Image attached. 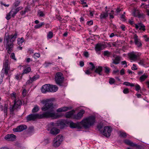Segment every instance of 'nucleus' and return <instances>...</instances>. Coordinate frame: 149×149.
<instances>
[{
  "label": "nucleus",
  "instance_id": "1",
  "mask_svg": "<svg viewBox=\"0 0 149 149\" xmlns=\"http://www.w3.org/2000/svg\"><path fill=\"white\" fill-rule=\"evenodd\" d=\"M45 105L41 108L42 111H46L41 114H31L27 117L28 121L34 120L36 119L48 118H51L55 119L58 117V116L54 112V109L57 107L54 105L50 100H47L43 102Z\"/></svg>",
  "mask_w": 149,
  "mask_h": 149
},
{
  "label": "nucleus",
  "instance_id": "2",
  "mask_svg": "<svg viewBox=\"0 0 149 149\" xmlns=\"http://www.w3.org/2000/svg\"><path fill=\"white\" fill-rule=\"evenodd\" d=\"M17 36V33H15L14 35L9 36L6 34L5 37L4 42L6 44V48L8 52L10 54L13 46V42L15 40Z\"/></svg>",
  "mask_w": 149,
  "mask_h": 149
},
{
  "label": "nucleus",
  "instance_id": "3",
  "mask_svg": "<svg viewBox=\"0 0 149 149\" xmlns=\"http://www.w3.org/2000/svg\"><path fill=\"white\" fill-rule=\"evenodd\" d=\"M95 119L94 116H89L82 120L81 124L85 128H88L93 125L95 122Z\"/></svg>",
  "mask_w": 149,
  "mask_h": 149
},
{
  "label": "nucleus",
  "instance_id": "4",
  "mask_svg": "<svg viewBox=\"0 0 149 149\" xmlns=\"http://www.w3.org/2000/svg\"><path fill=\"white\" fill-rule=\"evenodd\" d=\"M64 78L63 74L61 72H58L56 73L55 76V80L56 83L61 86H63V82Z\"/></svg>",
  "mask_w": 149,
  "mask_h": 149
},
{
  "label": "nucleus",
  "instance_id": "5",
  "mask_svg": "<svg viewBox=\"0 0 149 149\" xmlns=\"http://www.w3.org/2000/svg\"><path fill=\"white\" fill-rule=\"evenodd\" d=\"M23 8V7L22 6L17 7L15 8H13L9 13L6 15V19L8 20H9L11 18V16L13 17H14L17 13Z\"/></svg>",
  "mask_w": 149,
  "mask_h": 149
},
{
  "label": "nucleus",
  "instance_id": "6",
  "mask_svg": "<svg viewBox=\"0 0 149 149\" xmlns=\"http://www.w3.org/2000/svg\"><path fill=\"white\" fill-rule=\"evenodd\" d=\"M10 69V67L8 63V60L7 59L3 63V68L1 70L2 73L1 74V76H3L4 73L6 75H8Z\"/></svg>",
  "mask_w": 149,
  "mask_h": 149
},
{
  "label": "nucleus",
  "instance_id": "7",
  "mask_svg": "<svg viewBox=\"0 0 149 149\" xmlns=\"http://www.w3.org/2000/svg\"><path fill=\"white\" fill-rule=\"evenodd\" d=\"M63 137L61 135H59L54 138L53 141V146L55 147H58L63 141Z\"/></svg>",
  "mask_w": 149,
  "mask_h": 149
},
{
  "label": "nucleus",
  "instance_id": "8",
  "mask_svg": "<svg viewBox=\"0 0 149 149\" xmlns=\"http://www.w3.org/2000/svg\"><path fill=\"white\" fill-rule=\"evenodd\" d=\"M22 104V102L20 100L16 99L14 100L13 105L10 108L11 112H13L15 110L19 108Z\"/></svg>",
  "mask_w": 149,
  "mask_h": 149
},
{
  "label": "nucleus",
  "instance_id": "9",
  "mask_svg": "<svg viewBox=\"0 0 149 149\" xmlns=\"http://www.w3.org/2000/svg\"><path fill=\"white\" fill-rule=\"evenodd\" d=\"M112 131V129L109 126H105L103 132V134L106 137L110 136Z\"/></svg>",
  "mask_w": 149,
  "mask_h": 149
},
{
  "label": "nucleus",
  "instance_id": "10",
  "mask_svg": "<svg viewBox=\"0 0 149 149\" xmlns=\"http://www.w3.org/2000/svg\"><path fill=\"white\" fill-rule=\"evenodd\" d=\"M50 124L53 126H57L61 129L63 128L66 125L63 122L61 121H58L56 123L51 122Z\"/></svg>",
  "mask_w": 149,
  "mask_h": 149
},
{
  "label": "nucleus",
  "instance_id": "11",
  "mask_svg": "<svg viewBox=\"0 0 149 149\" xmlns=\"http://www.w3.org/2000/svg\"><path fill=\"white\" fill-rule=\"evenodd\" d=\"M85 111L83 109L81 110L77 114H74L73 115V118L77 120H79L83 116L85 113Z\"/></svg>",
  "mask_w": 149,
  "mask_h": 149
},
{
  "label": "nucleus",
  "instance_id": "12",
  "mask_svg": "<svg viewBox=\"0 0 149 149\" xmlns=\"http://www.w3.org/2000/svg\"><path fill=\"white\" fill-rule=\"evenodd\" d=\"M49 125L51 127L50 131V133L51 134L53 135H56L60 132V130L55 127L57 126H53L52 125H50V123Z\"/></svg>",
  "mask_w": 149,
  "mask_h": 149
},
{
  "label": "nucleus",
  "instance_id": "13",
  "mask_svg": "<svg viewBox=\"0 0 149 149\" xmlns=\"http://www.w3.org/2000/svg\"><path fill=\"white\" fill-rule=\"evenodd\" d=\"M134 39L135 44L138 47H141L142 46V44L140 40L138 38V36L136 34L134 35Z\"/></svg>",
  "mask_w": 149,
  "mask_h": 149
},
{
  "label": "nucleus",
  "instance_id": "14",
  "mask_svg": "<svg viewBox=\"0 0 149 149\" xmlns=\"http://www.w3.org/2000/svg\"><path fill=\"white\" fill-rule=\"evenodd\" d=\"M27 128V126L25 125H20L16 128H14L13 130L14 132H20Z\"/></svg>",
  "mask_w": 149,
  "mask_h": 149
},
{
  "label": "nucleus",
  "instance_id": "15",
  "mask_svg": "<svg viewBox=\"0 0 149 149\" xmlns=\"http://www.w3.org/2000/svg\"><path fill=\"white\" fill-rule=\"evenodd\" d=\"M16 137L15 135L11 134H7L5 136L4 138L8 141H13L15 140Z\"/></svg>",
  "mask_w": 149,
  "mask_h": 149
},
{
  "label": "nucleus",
  "instance_id": "16",
  "mask_svg": "<svg viewBox=\"0 0 149 149\" xmlns=\"http://www.w3.org/2000/svg\"><path fill=\"white\" fill-rule=\"evenodd\" d=\"M105 47V45L102 43H98L97 44L95 47V49L96 52H98L102 50Z\"/></svg>",
  "mask_w": 149,
  "mask_h": 149
},
{
  "label": "nucleus",
  "instance_id": "17",
  "mask_svg": "<svg viewBox=\"0 0 149 149\" xmlns=\"http://www.w3.org/2000/svg\"><path fill=\"white\" fill-rule=\"evenodd\" d=\"M49 84H45L43 85L41 88L42 92L43 93L49 92Z\"/></svg>",
  "mask_w": 149,
  "mask_h": 149
},
{
  "label": "nucleus",
  "instance_id": "18",
  "mask_svg": "<svg viewBox=\"0 0 149 149\" xmlns=\"http://www.w3.org/2000/svg\"><path fill=\"white\" fill-rule=\"evenodd\" d=\"M128 55L131 60L133 61H135L137 59V55L134 52L129 53Z\"/></svg>",
  "mask_w": 149,
  "mask_h": 149
},
{
  "label": "nucleus",
  "instance_id": "19",
  "mask_svg": "<svg viewBox=\"0 0 149 149\" xmlns=\"http://www.w3.org/2000/svg\"><path fill=\"white\" fill-rule=\"evenodd\" d=\"M108 16V11L106 10L105 12H103L100 15V17L102 19H106Z\"/></svg>",
  "mask_w": 149,
  "mask_h": 149
},
{
  "label": "nucleus",
  "instance_id": "20",
  "mask_svg": "<svg viewBox=\"0 0 149 149\" xmlns=\"http://www.w3.org/2000/svg\"><path fill=\"white\" fill-rule=\"evenodd\" d=\"M71 109L72 107H64L57 109L56 110V111L58 112H65Z\"/></svg>",
  "mask_w": 149,
  "mask_h": 149
},
{
  "label": "nucleus",
  "instance_id": "21",
  "mask_svg": "<svg viewBox=\"0 0 149 149\" xmlns=\"http://www.w3.org/2000/svg\"><path fill=\"white\" fill-rule=\"evenodd\" d=\"M113 57L114 58L112 59L113 63L115 64H119L120 60V57L117 56H113Z\"/></svg>",
  "mask_w": 149,
  "mask_h": 149
},
{
  "label": "nucleus",
  "instance_id": "22",
  "mask_svg": "<svg viewBox=\"0 0 149 149\" xmlns=\"http://www.w3.org/2000/svg\"><path fill=\"white\" fill-rule=\"evenodd\" d=\"M49 92H54L58 90V88L56 85L49 84Z\"/></svg>",
  "mask_w": 149,
  "mask_h": 149
},
{
  "label": "nucleus",
  "instance_id": "23",
  "mask_svg": "<svg viewBox=\"0 0 149 149\" xmlns=\"http://www.w3.org/2000/svg\"><path fill=\"white\" fill-rule=\"evenodd\" d=\"M70 127L72 128H77L78 129H80L81 128L79 124L74 123L73 122L70 123Z\"/></svg>",
  "mask_w": 149,
  "mask_h": 149
},
{
  "label": "nucleus",
  "instance_id": "24",
  "mask_svg": "<svg viewBox=\"0 0 149 149\" xmlns=\"http://www.w3.org/2000/svg\"><path fill=\"white\" fill-rule=\"evenodd\" d=\"M132 14L135 17H138L139 18L141 17L142 15L140 13L139 10L135 9L133 12Z\"/></svg>",
  "mask_w": 149,
  "mask_h": 149
},
{
  "label": "nucleus",
  "instance_id": "25",
  "mask_svg": "<svg viewBox=\"0 0 149 149\" xmlns=\"http://www.w3.org/2000/svg\"><path fill=\"white\" fill-rule=\"evenodd\" d=\"M102 67L98 66L96 67L95 70V72L99 74L100 75H101L102 74L101 72L102 71Z\"/></svg>",
  "mask_w": 149,
  "mask_h": 149
},
{
  "label": "nucleus",
  "instance_id": "26",
  "mask_svg": "<svg viewBox=\"0 0 149 149\" xmlns=\"http://www.w3.org/2000/svg\"><path fill=\"white\" fill-rule=\"evenodd\" d=\"M124 142L127 145L132 146H136V144H134L130 140L128 139H126L124 141Z\"/></svg>",
  "mask_w": 149,
  "mask_h": 149
},
{
  "label": "nucleus",
  "instance_id": "27",
  "mask_svg": "<svg viewBox=\"0 0 149 149\" xmlns=\"http://www.w3.org/2000/svg\"><path fill=\"white\" fill-rule=\"evenodd\" d=\"M73 112L72 111H70L67 112L65 114V117L67 118H73Z\"/></svg>",
  "mask_w": 149,
  "mask_h": 149
},
{
  "label": "nucleus",
  "instance_id": "28",
  "mask_svg": "<svg viewBox=\"0 0 149 149\" xmlns=\"http://www.w3.org/2000/svg\"><path fill=\"white\" fill-rule=\"evenodd\" d=\"M53 33L51 31H50L47 34V39L48 40L51 39L53 37Z\"/></svg>",
  "mask_w": 149,
  "mask_h": 149
},
{
  "label": "nucleus",
  "instance_id": "29",
  "mask_svg": "<svg viewBox=\"0 0 149 149\" xmlns=\"http://www.w3.org/2000/svg\"><path fill=\"white\" fill-rule=\"evenodd\" d=\"M17 41L18 44L19 45H22V43L24 42V39L23 38H18Z\"/></svg>",
  "mask_w": 149,
  "mask_h": 149
},
{
  "label": "nucleus",
  "instance_id": "30",
  "mask_svg": "<svg viewBox=\"0 0 149 149\" xmlns=\"http://www.w3.org/2000/svg\"><path fill=\"white\" fill-rule=\"evenodd\" d=\"M148 77L147 75H145L144 74L140 77V79L141 82L144 81Z\"/></svg>",
  "mask_w": 149,
  "mask_h": 149
},
{
  "label": "nucleus",
  "instance_id": "31",
  "mask_svg": "<svg viewBox=\"0 0 149 149\" xmlns=\"http://www.w3.org/2000/svg\"><path fill=\"white\" fill-rule=\"evenodd\" d=\"M31 71V68L29 67H28L24 70L22 74H27Z\"/></svg>",
  "mask_w": 149,
  "mask_h": 149
},
{
  "label": "nucleus",
  "instance_id": "32",
  "mask_svg": "<svg viewBox=\"0 0 149 149\" xmlns=\"http://www.w3.org/2000/svg\"><path fill=\"white\" fill-rule=\"evenodd\" d=\"M39 76L38 75H37L34 76L32 78L30 77V79L31 81H33L38 79L39 78Z\"/></svg>",
  "mask_w": 149,
  "mask_h": 149
},
{
  "label": "nucleus",
  "instance_id": "33",
  "mask_svg": "<svg viewBox=\"0 0 149 149\" xmlns=\"http://www.w3.org/2000/svg\"><path fill=\"white\" fill-rule=\"evenodd\" d=\"M139 29L140 30H143V31L145 30V26L141 23H139Z\"/></svg>",
  "mask_w": 149,
  "mask_h": 149
},
{
  "label": "nucleus",
  "instance_id": "34",
  "mask_svg": "<svg viewBox=\"0 0 149 149\" xmlns=\"http://www.w3.org/2000/svg\"><path fill=\"white\" fill-rule=\"evenodd\" d=\"M20 3L21 1L19 0L16 1L13 3V5L15 7H16L20 5Z\"/></svg>",
  "mask_w": 149,
  "mask_h": 149
},
{
  "label": "nucleus",
  "instance_id": "35",
  "mask_svg": "<svg viewBox=\"0 0 149 149\" xmlns=\"http://www.w3.org/2000/svg\"><path fill=\"white\" fill-rule=\"evenodd\" d=\"M39 108L38 107L37 105H35L32 110L33 113H35L38 111Z\"/></svg>",
  "mask_w": 149,
  "mask_h": 149
},
{
  "label": "nucleus",
  "instance_id": "36",
  "mask_svg": "<svg viewBox=\"0 0 149 149\" xmlns=\"http://www.w3.org/2000/svg\"><path fill=\"white\" fill-rule=\"evenodd\" d=\"M44 23L43 22H41L40 23L36 25L34 28L36 29H38L42 26L44 24Z\"/></svg>",
  "mask_w": 149,
  "mask_h": 149
},
{
  "label": "nucleus",
  "instance_id": "37",
  "mask_svg": "<svg viewBox=\"0 0 149 149\" xmlns=\"http://www.w3.org/2000/svg\"><path fill=\"white\" fill-rule=\"evenodd\" d=\"M94 13V10H90L88 13V14L90 17H93V15Z\"/></svg>",
  "mask_w": 149,
  "mask_h": 149
},
{
  "label": "nucleus",
  "instance_id": "38",
  "mask_svg": "<svg viewBox=\"0 0 149 149\" xmlns=\"http://www.w3.org/2000/svg\"><path fill=\"white\" fill-rule=\"evenodd\" d=\"M15 78L18 80H19L22 78V76H20L19 74H17L15 75Z\"/></svg>",
  "mask_w": 149,
  "mask_h": 149
},
{
  "label": "nucleus",
  "instance_id": "39",
  "mask_svg": "<svg viewBox=\"0 0 149 149\" xmlns=\"http://www.w3.org/2000/svg\"><path fill=\"white\" fill-rule=\"evenodd\" d=\"M89 64L90 65H91V66H90V68L89 69L91 71L93 70L95 68V66L94 65L93 63L92 62L90 63Z\"/></svg>",
  "mask_w": 149,
  "mask_h": 149
},
{
  "label": "nucleus",
  "instance_id": "40",
  "mask_svg": "<svg viewBox=\"0 0 149 149\" xmlns=\"http://www.w3.org/2000/svg\"><path fill=\"white\" fill-rule=\"evenodd\" d=\"M11 96L12 99L14 100H16V93H13L11 94Z\"/></svg>",
  "mask_w": 149,
  "mask_h": 149
},
{
  "label": "nucleus",
  "instance_id": "41",
  "mask_svg": "<svg viewBox=\"0 0 149 149\" xmlns=\"http://www.w3.org/2000/svg\"><path fill=\"white\" fill-rule=\"evenodd\" d=\"M38 14L39 16L40 17H43L45 15V14L42 11L39 10L38 12Z\"/></svg>",
  "mask_w": 149,
  "mask_h": 149
},
{
  "label": "nucleus",
  "instance_id": "42",
  "mask_svg": "<svg viewBox=\"0 0 149 149\" xmlns=\"http://www.w3.org/2000/svg\"><path fill=\"white\" fill-rule=\"evenodd\" d=\"M115 79L112 78H110L109 83L110 84H112L115 82Z\"/></svg>",
  "mask_w": 149,
  "mask_h": 149
},
{
  "label": "nucleus",
  "instance_id": "43",
  "mask_svg": "<svg viewBox=\"0 0 149 149\" xmlns=\"http://www.w3.org/2000/svg\"><path fill=\"white\" fill-rule=\"evenodd\" d=\"M40 56V54L39 53H35L34 54V57L35 58H39Z\"/></svg>",
  "mask_w": 149,
  "mask_h": 149
},
{
  "label": "nucleus",
  "instance_id": "44",
  "mask_svg": "<svg viewBox=\"0 0 149 149\" xmlns=\"http://www.w3.org/2000/svg\"><path fill=\"white\" fill-rule=\"evenodd\" d=\"M135 86L136 91H138L141 89V87L139 84H136Z\"/></svg>",
  "mask_w": 149,
  "mask_h": 149
},
{
  "label": "nucleus",
  "instance_id": "45",
  "mask_svg": "<svg viewBox=\"0 0 149 149\" xmlns=\"http://www.w3.org/2000/svg\"><path fill=\"white\" fill-rule=\"evenodd\" d=\"M120 135L121 137H125L126 136V134L125 132H120Z\"/></svg>",
  "mask_w": 149,
  "mask_h": 149
},
{
  "label": "nucleus",
  "instance_id": "46",
  "mask_svg": "<svg viewBox=\"0 0 149 149\" xmlns=\"http://www.w3.org/2000/svg\"><path fill=\"white\" fill-rule=\"evenodd\" d=\"M110 54V52L107 51H105L104 52V55L105 56H109Z\"/></svg>",
  "mask_w": 149,
  "mask_h": 149
},
{
  "label": "nucleus",
  "instance_id": "47",
  "mask_svg": "<svg viewBox=\"0 0 149 149\" xmlns=\"http://www.w3.org/2000/svg\"><path fill=\"white\" fill-rule=\"evenodd\" d=\"M113 10H111V13H109L110 18V19H113L114 18V16L113 15Z\"/></svg>",
  "mask_w": 149,
  "mask_h": 149
},
{
  "label": "nucleus",
  "instance_id": "48",
  "mask_svg": "<svg viewBox=\"0 0 149 149\" xmlns=\"http://www.w3.org/2000/svg\"><path fill=\"white\" fill-rule=\"evenodd\" d=\"M123 93L125 94H127L129 93V89L127 88L124 89L123 90Z\"/></svg>",
  "mask_w": 149,
  "mask_h": 149
},
{
  "label": "nucleus",
  "instance_id": "49",
  "mask_svg": "<svg viewBox=\"0 0 149 149\" xmlns=\"http://www.w3.org/2000/svg\"><path fill=\"white\" fill-rule=\"evenodd\" d=\"M105 72L106 73H109V72L110 69L109 68L106 67H105Z\"/></svg>",
  "mask_w": 149,
  "mask_h": 149
},
{
  "label": "nucleus",
  "instance_id": "50",
  "mask_svg": "<svg viewBox=\"0 0 149 149\" xmlns=\"http://www.w3.org/2000/svg\"><path fill=\"white\" fill-rule=\"evenodd\" d=\"M131 69L132 70H136L137 69V68L136 65L134 64L133 65V66L132 67Z\"/></svg>",
  "mask_w": 149,
  "mask_h": 149
},
{
  "label": "nucleus",
  "instance_id": "51",
  "mask_svg": "<svg viewBox=\"0 0 149 149\" xmlns=\"http://www.w3.org/2000/svg\"><path fill=\"white\" fill-rule=\"evenodd\" d=\"M125 16L124 15H121L120 18L123 21H125Z\"/></svg>",
  "mask_w": 149,
  "mask_h": 149
},
{
  "label": "nucleus",
  "instance_id": "52",
  "mask_svg": "<svg viewBox=\"0 0 149 149\" xmlns=\"http://www.w3.org/2000/svg\"><path fill=\"white\" fill-rule=\"evenodd\" d=\"M10 57L11 58H12L15 60H16V59L15 58V54L13 53H12L11 54V55H10Z\"/></svg>",
  "mask_w": 149,
  "mask_h": 149
},
{
  "label": "nucleus",
  "instance_id": "53",
  "mask_svg": "<svg viewBox=\"0 0 149 149\" xmlns=\"http://www.w3.org/2000/svg\"><path fill=\"white\" fill-rule=\"evenodd\" d=\"M90 70L89 69V70H86L85 72V73L86 74H91L92 72L90 71Z\"/></svg>",
  "mask_w": 149,
  "mask_h": 149
},
{
  "label": "nucleus",
  "instance_id": "54",
  "mask_svg": "<svg viewBox=\"0 0 149 149\" xmlns=\"http://www.w3.org/2000/svg\"><path fill=\"white\" fill-rule=\"evenodd\" d=\"M120 28L123 31H125V26L123 24L121 25L120 26Z\"/></svg>",
  "mask_w": 149,
  "mask_h": 149
},
{
  "label": "nucleus",
  "instance_id": "55",
  "mask_svg": "<svg viewBox=\"0 0 149 149\" xmlns=\"http://www.w3.org/2000/svg\"><path fill=\"white\" fill-rule=\"evenodd\" d=\"M120 74L121 75H123L125 74V70L123 68L120 71Z\"/></svg>",
  "mask_w": 149,
  "mask_h": 149
},
{
  "label": "nucleus",
  "instance_id": "56",
  "mask_svg": "<svg viewBox=\"0 0 149 149\" xmlns=\"http://www.w3.org/2000/svg\"><path fill=\"white\" fill-rule=\"evenodd\" d=\"M93 21L91 20L88 21L87 22V24L89 26H91L93 25Z\"/></svg>",
  "mask_w": 149,
  "mask_h": 149
},
{
  "label": "nucleus",
  "instance_id": "57",
  "mask_svg": "<svg viewBox=\"0 0 149 149\" xmlns=\"http://www.w3.org/2000/svg\"><path fill=\"white\" fill-rule=\"evenodd\" d=\"M26 90L24 89L22 91V95L23 96L25 97L26 94Z\"/></svg>",
  "mask_w": 149,
  "mask_h": 149
},
{
  "label": "nucleus",
  "instance_id": "58",
  "mask_svg": "<svg viewBox=\"0 0 149 149\" xmlns=\"http://www.w3.org/2000/svg\"><path fill=\"white\" fill-rule=\"evenodd\" d=\"M84 56L86 57H88V56H89V54H88V52H85L84 53Z\"/></svg>",
  "mask_w": 149,
  "mask_h": 149
},
{
  "label": "nucleus",
  "instance_id": "59",
  "mask_svg": "<svg viewBox=\"0 0 149 149\" xmlns=\"http://www.w3.org/2000/svg\"><path fill=\"white\" fill-rule=\"evenodd\" d=\"M130 84V83L128 82H125L123 83V84L124 85L126 86H129Z\"/></svg>",
  "mask_w": 149,
  "mask_h": 149
},
{
  "label": "nucleus",
  "instance_id": "60",
  "mask_svg": "<svg viewBox=\"0 0 149 149\" xmlns=\"http://www.w3.org/2000/svg\"><path fill=\"white\" fill-rule=\"evenodd\" d=\"M114 63H113V62H112L110 64V66L113 68H114L115 69H116V67L114 65H113Z\"/></svg>",
  "mask_w": 149,
  "mask_h": 149
},
{
  "label": "nucleus",
  "instance_id": "61",
  "mask_svg": "<svg viewBox=\"0 0 149 149\" xmlns=\"http://www.w3.org/2000/svg\"><path fill=\"white\" fill-rule=\"evenodd\" d=\"M26 62L27 63H29L31 61V58H27L26 59Z\"/></svg>",
  "mask_w": 149,
  "mask_h": 149
},
{
  "label": "nucleus",
  "instance_id": "62",
  "mask_svg": "<svg viewBox=\"0 0 149 149\" xmlns=\"http://www.w3.org/2000/svg\"><path fill=\"white\" fill-rule=\"evenodd\" d=\"M84 65V62L83 61H81L79 63V65L81 67H83Z\"/></svg>",
  "mask_w": 149,
  "mask_h": 149
},
{
  "label": "nucleus",
  "instance_id": "63",
  "mask_svg": "<svg viewBox=\"0 0 149 149\" xmlns=\"http://www.w3.org/2000/svg\"><path fill=\"white\" fill-rule=\"evenodd\" d=\"M7 107L6 106H5L4 108V112L5 113H6V112L7 111Z\"/></svg>",
  "mask_w": 149,
  "mask_h": 149
},
{
  "label": "nucleus",
  "instance_id": "64",
  "mask_svg": "<svg viewBox=\"0 0 149 149\" xmlns=\"http://www.w3.org/2000/svg\"><path fill=\"white\" fill-rule=\"evenodd\" d=\"M33 82V81H31L30 79V80H28V81H27L26 83L27 84H30Z\"/></svg>",
  "mask_w": 149,
  "mask_h": 149
}]
</instances>
